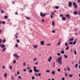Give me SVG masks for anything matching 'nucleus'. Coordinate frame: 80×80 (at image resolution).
Segmentation results:
<instances>
[{"label":"nucleus","mask_w":80,"mask_h":80,"mask_svg":"<svg viewBox=\"0 0 80 80\" xmlns=\"http://www.w3.org/2000/svg\"><path fill=\"white\" fill-rule=\"evenodd\" d=\"M62 58L61 57H59L57 60L56 62L59 63V65H61L62 64Z\"/></svg>","instance_id":"obj_1"},{"label":"nucleus","mask_w":80,"mask_h":80,"mask_svg":"<svg viewBox=\"0 0 80 80\" xmlns=\"http://www.w3.org/2000/svg\"><path fill=\"white\" fill-rule=\"evenodd\" d=\"M46 14L44 13H42V12H41L40 13V15L42 17H45Z\"/></svg>","instance_id":"obj_2"},{"label":"nucleus","mask_w":80,"mask_h":80,"mask_svg":"<svg viewBox=\"0 0 80 80\" xmlns=\"http://www.w3.org/2000/svg\"><path fill=\"white\" fill-rule=\"evenodd\" d=\"M0 47H2V48H5V45L3 44H0Z\"/></svg>","instance_id":"obj_3"},{"label":"nucleus","mask_w":80,"mask_h":80,"mask_svg":"<svg viewBox=\"0 0 80 80\" xmlns=\"http://www.w3.org/2000/svg\"><path fill=\"white\" fill-rule=\"evenodd\" d=\"M73 14L74 15H77L78 14V12L77 11H75L73 12Z\"/></svg>","instance_id":"obj_4"},{"label":"nucleus","mask_w":80,"mask_h":80,"mask_svg":"<svg viewBox=\"0 0 80 80\" xmlns=\"http://www.w3.org/2000/svg\"><path fill=\"white\" fill-rule=\"evenodd\" d=\"M33 71L35 72H40V70H37V69H33Z\"/></svg>","instance_id":"obj_5"},{"label":"nucleus","mask_w":80,"mask_h":80,"mask_svg":"<svg viewBox=\"0 0 80 80\" xmlns=\"http://www.w3.org/2000/svg\"><path fill=\"white\" fill-rule=\"evenodd\" d=\"M52 60V57H50V58H49L48 61L49 62H51V60Z\"/></svg>","instance_id":"obj_6"},{"label":"nucleus","mask_w":80,"mask_h":80,"mask_svg":"<svg viewBox=\"0 0 80 80\" xmlns=\"http://www.w3.org/2000/svg\"><path fill=\"white\" fill-rule=\"evenodd\" d=\"M66 17L69 19L70 18V15L69 14H67L66 15Z\"/></svg>","instance_id":"obj_7"},{"label":"nucleus","mask_w":80,"mask_h":80,"mask_svg":"<svg viewBox=\"0 0 80 80\" xmlns=\"http://www.w3.org/2000/svg\"><path fill=\"white\" fill-rule=\"evenodd\" d=\"M62 20H66V18L65 17H62Z\"/></svg>","instance_id":"obj_8"},{"label":"nucleus","mask_w":80,"mask_h":80,"mask_svg":"<svg viewBox=\"0 0 80 80\" xmlns=\"http://www.w3.org/2000/svg\"><path fill=\"white\" fill-rule=\"evenodd\" d=\"M72 3L71 2H69V7H71L72 6Z\"/></svg>","instance_id":"obj_9"},{"label":"nucleus","mask_w":80,"mask_h":80,"mask_svg":"<svg viewBox=\"0 0 80 80\" xmlns=\"http://www.w3.org/2000/svg\"><path fill=\"white\" fill-rule=\"evenodd\" d=\"M40 43L41 45H43L44 44V42L43 41H42Z\"/></svg>","instance_id":"obj_10"},{"label":"nucleus","mask_w":80,"mask_h":80,"mask_svg":"<svg viewBox=\"0 0 80 80\" xmlns=\"http://www.w3.org/2000/svg\"><path fill=\"white\" fill-rule=\"evenodd\" d=\"M61 54H64L65 52L63 51L62 50L61 52Z\"/></svg>","instance_id":"obj_11"},{"label":"nucleus","mask_w":80,"mask_h":80,"mask_svg":"<svg viewBox=\"0 0 80 80\" xmlns=\"http://www.w3.org/2000/svg\"><path fill=\"white\" fill-rule=\"evenodd\" d=\"M51 73L52 75H54L55 73V71H52Z\"/></svg>","instance_id":"obj_12"},{"label":"nucleus","mask_w":80,"mask_h":80,"mask_svg":"<svg viewBox=\"0 0 80 80\" xmlns=\"http://www.w3.org/2000/svg\"><path fill=\"white\" fill-rule=\"evenodd\" d=\"M73 42H69L68 43V44L69 45H72V44H73Z\"/></svg>","instance_id":"obj_13"},{"label":"nucleus","mask_w":80,"mask_h":80,"mask_svg":"<svg viewBox=\"0 0 80 80\" xmlns=\"http://www.w3.org/2000/svg\"><path fill=\"white\" fill-rule=\"evenodd\" d=\"M58 44V45L59 46L60 45V44H61V42H60V41L58 42L57 43Z\"/></svg>","instance_id":"obj_14"},{"label":"nucleus","mask_w":80,"mask_h":80,"mask_svg":"<svg viewBox=\"0 0 80 80\" xmlns=\"http://www.w3.org/2000/svg\"><path fill=\"white\" fill-rule=\"evenodd\" d=\"M18 55L17 54L14 53L13 55V57H16Z\"/></svg>","instance_id":"obj_15"},{"label":"nucleus","mask_w":80,"mask_h":80,"mask_svg":"<svg viewBox=\"0 0 80 80\" xmlns=\"http://www.w3.org/2000/svg\"><path fill=\"white\" fill-rule=\"evenodd\" d=\"M64 57L65 58H67V56L65 54L64 55Z\"/></svg>","instance_id":"obj_16"},{"label":"nucleus","mask_w":80,"mask_h":80,"mask_svg":"<svg viewBox=\"0 0 80 80\" xmlns=\"http://www.w3.org/2000/svg\"><path fill=\"white\" fill-rule=\"evenodd\" d=\"M50 72V70H47L46 71V73H49Z\"/></svg>","instance_id":"obj_17"},{"label":"nucleus","mask_w":80,"mask_h":80,"mask_svg":"<svg viewBox=\"0 0 80 80\" xmlns=\"http://www.w3.org/2000/svg\"><path fill=\"white\" fill-rule=\"evenodd\" d=\"M7 72L5 73V74L4 75V77H7Z\"/></svg>","instance_id":"obj_18"},{"label":"nucleus","mask_w":80,"mask_h":80,"mask_svg":"<svg viewBox=\"0 0 80 80\" xmlns=\"http://www.w3.org/2000/svg\"><path fill=\"white\" fill-rule=\"evenodd\" d=\"M32 71H33V70L32 69H31L29 71V73H32Z\"/></svg>","instance_id":"obj_19"},{"label":"nucleus","mask_w":80,"mask_h":80,"mask_svg":"<svg viewBox=\"0 0 80 80\" xmlns=\"http://www.w3.org/2000/svg\"><path fill=\"white\" fill-rule=\"evenodd\" d=\"M52 24L53 26L55 25V22H54L52 21Z\"/></svg>","instance_id":"obj_20"},{"label":"nucleus","mask_w":80,"mask_h":80,"mask_svg":"<svg viewBox=\"0 0 80 80\" xmlns=\"http://www.w3.org/2000/svg\"><path fill=\"white\" fill-rule=\"evenodd\" d=\"M7 18H8V16H7L6 15L4 16V18H5V19H7Z\"/></svg>","instance_id":"obj_21"},{"label":"nucleus","mask_w":80,"mask_h":80,"mask_svg":"<svg viewBox=\"0 0 80 80\" xmlns=\"http://www.w3.org/2000/svg\"><path fill=\"white\" fill-rule=\"evenodd\" d=\"M55 8H56V9H58L59 8V7L58 6H56L55 7Z\"/></svg>","instance_id":"obj_22"},{"label":"nucleus","mask_w":80,"mask_h":80,"mask_svg":"<svg viewBox=\"0 0 80 80\" xmlns=\"http://www.w3.org/2000/svg\"><path fill=\"white\" fill-rule=\"evenodd\" d=\"M69 40L70 41H73V38H72L71 39H70Z\"/></svg>","instance_id":"obj_23"},{"label":"nucleus","mask_w":80,"mask_h":80,"mask_svg":"<svg viewBox=\"0 0 80 80\" xmlns=\"http://www.w3.org/2000/svg\"><path fill=\"white\" fill-rule=\"evenodd\" d=\"M73 74H72L71 75H70V74H69V76L70 77H73Z\"/></svg>","instance_id":"obj_24"},{"label":"nucleus","mask_w":80,"mask_h":80,"mask_svg":"<svg viewBox=\"0 0 80 80\" xmlns=\"http://www.w3.org/2000/svg\"><path fill=\"white\" fill-rule=\"evenodd\" d=\"M2 24H5L6 23V22H5V21L2 22Z\"/></svg>","instance_id":"obj_25"},{"label":"nucleus","mask_w":80,"mask_h":80,"mask_svg":"<svg viewBox=\"0 0 80 80\" xmlns=\"http://www.w3.org/2000/svg\"><path fill=\"white\" fill-rule=\"evenodd\" d=\"M13 63H16V60H14Z\"/></svg>","instance_id":"obj_26"},{"label":"nucleus","mask_w":80,"mask_h":80,"mask_svg":"<svg viewBox=\"0 0 80 80\" xmlns=\"http://www.w3.org/2000/svg\"><path fill=\"white\" fill-rule=\"evenodd\" d=\"M74 54L76 55H77V51H74Z\"/></svg>","instance_id":"obj_27"},{"label":"nucleus","mask_w":80,"mask_h":80,"mask_svg":"<svg viewBox=\"0 0 80 80\" xmlns=\"http://www.w3.org/2000/svg\"><path fill=\"white\" fill-rule=\"evenodd\" d=\"M33 47L34 48H37V46L34 45L33 46Z\"/></svg>","instance_id":"obj_28"},{"label":"nucleus","mask_w":80,"mask_h":80,"mask_svg":"<svg viewBox=\"0 0 80 80\" xmlns=\"http://www.w3.org/2000/svg\"><path fill=\"white\" fill-rule=\"evenodd\" d=\"M57 55H58V56H60V55H61V54H60V53H57Z\"/></svg>","instance_id":"obj_29"},{"label":"nucleus","mask_w":80,"mask_h":80,"mask_svg":"<svg viewBox=\"0 0 80 80\" xmlns=\"http://www.w3.org/2000/svg\"><path fill=\"white\" fill-rule=\"evenodd\" d=\"M78 7V6L77 5H74V8H77Z\"/></svg>","instance_id":"obj_30"},{"label":"nucleus","mask_w":80,"mask_h":80,"mask_svg":"<svg viewBox=\"0 0 80 80\" xmlns=\"http://www.w3.org/2000/svg\"><path fill=\"white\" fill-rule=\"evenodd\" d=\"M66 50H69V47L68 46L67 48H66Z\"/></svg>","instance_id":"obj_31"},{"label":"nucleus","mask_w":80,"mask_h":80,"mask_svg":"<svg viewBox=\"0 0 80 80\" xmlns=\"http://www.w3.org/2000/svg\"><path fill=\"white\" fill-rule=\"evenodd\" d=\"M5 50H6V48H4L2 50V52H4V51H5Z\"/></svg>","instance_id":"obj_32"},{"label":"nucleus","mask_w":80,"mask_h":80,"mask_svg":"<svg viewBox=\"0 0 80 80\" xmlns=\"http://www.w3.org/2000/svg\"><path fill=\"white\" fill-rule=\"evenodd\" d=\"M1 13H4V11L3 10H2L1 12Z\"/></svg>","instance_id":"obj_33"},{"label":"nucleus","mask_w":80,"mask_h":80,"mask_svg":"<svg viewBox=\"0 0 80 80\" xmlns=\"http://www.w3.org/2000/svg\"><path fill=\"white\" fill-rule=\"evenodd\" d=\"M75 67H76V68H77V67H78V64H76V65L75 66Z\"/></svg>","instance_id":"obj_34"},{"label":"nucleus","mask_w":80,"mask_h":80,"mask_svg":"<svg viewBox=\"0 0 80 80\" xmlns=\"http://www.w3.org/2000/svg\"><path fill=\"white\" fill-rule=\"evenodd\" d=\"M32 80H33L34 79H35V77L34 76H32Z\"/></svg>","instance_id":"obj_35"},{"label":"nucleus","mask_w":80,"mask_h":80,"mask_svg":"<svg viewBox=\"0 0 80 80\" xmlns=\"http://www.w3.org/2000/svg\"><path fill=\"white\" fill-rule=\"evenodd\" d=\"M65 45H66V46H68V44H67V42H66L65 43Z\"/></svg>","instance_id":"obj_36"},{"label":"nucleus","mask_w":80,"mask_h":80,"mask_svg":"<svg viewBox=\"0 0 80 80\" xmlns=\"http://www.w3.org/2000/svg\"><path fill=\"white\" fill-rule=\"evenodd\" d=\"M17 42H18V43H19L20 42V41L18 39L17 40Z\"/></svg>","instance_id":"obj_37"},{"label":"nucleus","mask_w":80,"mask_h":80,"mask_svg":"<svg viewBox=\"0 0 80 80\" xmlns=\"http://www.w3.org/2000/svg\"><path fill=\"white\" fill-rule=\"evenodd\" d=\"M2 42V39H0V44H1V43Z\"/></svg>","instance_id":"obj_38"},{"label":"nucleus","mask_w":80,"mask_h":80,"mask_svg":"<svg viewBox=\"0 0 80 80\" xmlns=\"http://www.w3.org/2000/svg\"><path fill=\"white\" fill-rule=\"evenodd\" d=\"M67 69L68 71H70V68H68V67H67Z\"/></svg>","instance_id":"obj_39"},{"label":"nucleus","mask_w":80,"mask_h":80,"mask_svg":"<svg viewBox=\"0 0 80 80\" xmlns=\"http://www.w3.org/2000/svg\"><path fill=\"white\" fill-rule=\"evenodd\" d=\"M52 33H55V30H53L52 31Z\"/></svg>","instance_id":"obj_40"},{"label":"nucleus","mask_w":80,"mask_h":80,"mask_svg":"<svg viewBox=\"0 0 80 80\" xmlns=\"http://www.w3.org/2000/svg\"><path fill=\"white\" fill-rule=\"evenodd\" d=\"M26 18H27V19H28V20H30V18H29V17H26Z\"/></svg>","instance_id":"obj_41"},{"label":"nucleus","mask_w":80,"mask_h":80,"mask_svg":"<svg viewBox=\"0 0 80 80\" xmlns=\"http://www.w3.org/2000/svg\"><path fill=\"white\" fill-rule=\"evenodd\" d=\"M26 65V63H25V62H24L23 63V65H24V66H25Z\"/></svg>","instance_id":"obj_42"},{"label":"nucleus","mask_w":80,"mask_h":80,"mask_svg":"<svg viewBox=\"0 0 80 80\" xmlns=\"http://www.w3.org/2000/svg\"><path fill=\"white\" fill-rule=\"evenodd\" d=\"M58 71L59 72H60V68L58 69Z\"/></svg>","instance_id":"obj_43"},{"label":"nucleus","mask_w":80,"mask_h":80,"mask_svg":"<svg viewBox=\"0 0 80 80\" xmlns=\"http://www.w3.org/2000/svg\"><path fill=\"white\" fill-rule=\"evenodd\" d=\"M20 57L18 55L16 56V58L17 59Z\"/></svg>","instance_id":"obj_44"},{"label":"nucleus","mask_w":80,"mask_h":80,"mask_svg":"<svg viewBox=\"0 0 80 80\" xmlns=\"http://www.w3.org/2000/svg\"><path fill=\"white\" fill-rule=\"evenodd\" d=\"M75 44H76V41H75L73 42V45H75Z\"/></svg>","instance_id":"obj_45"},{"label":"nucleus","mask_w":80,"mask_h":80,"mask_svg":"<svg viewBox=\"0 0 80 80\" xmlns=\"http://www.w3.org/2000/svg\"><path fill=\"white\" fill-rule=\"evenodd\" d=\"M34 75L36 76H38V74H36V73H34Z\"/></svg>","instance_id":"obj_46"},{"label":"nucleus","mask_w":80,"mask_h":80,"mask_svg":"<svg viewBox=\"0 0 80 80\" xmlns=\"http://www.w3.org/2000/svg\"><path fill=\"white\" fill-rule=\"evenodd\" d=\"M34 61H36V60H37V58H35L34 59Z\"/></svg>","instance_id":"obj_47"},{"label":"nucleus","mask_w":80,"mask_h":80,"mask_svg":"<svg viewBox=\"0 0 80 80\" xmlns=\"http://www.w3.org/2000/svg\"><path fill=\"white\" fill-rule=\"evenodd\" d=\"M55 62H54L53 63V67H55Z\"/></svg>","instance_id":"obj_48"},{"label":"nucleus","mask_w":80,"mask_h":80,"mask_svg":"<svg viewBox=\"0 0 80 80\" xmlns=\"http://www.w3.org/2000/svg\"><path fill=\"white\" fill-rule=\"evenodd\" d=\"M42 22H45V21L44 20V19H42Z\"/></svg>","instance_id":"obj_49"},{"label":"nucleus","mask_w":80,"mask_h":80,"mask_svg":"<svg viewBox=\"0 0 80 80\" xmlns=\"http://www.w3.org/2000/svg\"><path fill=\"white\" fill-rule=\"evenodd\" d=\"M18 78H22V77L20 76H19Z\"/></svg>","instance_id":"obj_50"},{"label":"nucleus","mask_w":80,"mask_h":80,"mask_svg":"<svg viewBox=\"0 0 80 80\" xmlns=\"http://www.w3.org/2000/svg\"><path fill=\"white\" fill-rule=\"evenodd\" d=\"M10 68H11V69H12V66H9Z\"/></svg>","instance_id":"obj_51"},{"label":"nucleus","mask_w":80,"mask_h":80,"mask_svg":"<svg viewBox=\"0 0 80 80\" xmlns=\"http://www.w3.org/2000/svg\"><path fill=\"white\" fill-rule=\"evenodd\" d=\"M27 70L26 69H24L23 70V72H26Z\"/></svg>","instance_id":"obj_52"},{"label":"nucleus","mask_w":80,"mask_h":80,"mask_svg":"<svg viewBox=\"0 0 80 80\" xmlns=\"http://www.w3.org/2000/svg\"><path fill=\"white\" fill-rule=\"evenodd\" d=\"M33 68H34V70H35L36 69V67L34 66L33 67Z\"/></svg>","instance_id":"obj_53"},{"label":"nucleus","mask_w":80,"mask_h":80,"mask_svg":"<svg viewBox=\"0 0 80 80\" xmlns=\"http://www.w3.org/2000/svg\"><path fill=\"white\" fill-rule=\"evenodd\" d=\"M73 5H74V6L75 5H76V3L75 2H74V3H73Z\"/></svg>","instance_id":"obj_54"},{"label":"nucleus","mask_w":80,"mask_h":80,"mask_svg":"<svg viewBox=\"0 0 80 80\" xmlns=\"http://www.w3.org/2000/svg\"><path fill=\"white\" fill-rule=\"evenodd\" d=\"M18 44H16V45H15V47H18Z\"/></svg>","instance_id":"obj_55"},{"label":"nucleus","mask_w":80,"mask_h":80,"mask_svg":"<svg viewBox=\"0 0 80 80\" xmlns=\"http://www.w3.org/2000/svg\"><path fill=\"white\" fill-rule=\"evenodd\" d=\"M19 73H20V72H19V71H18L17 72V73L18 75H19Z\"/></svg>","instance_id":"obj_56"},{"label":"nucleus","mask_w":80,"mask_h":80,"mask_svg":"<svg viewBox=\"0 0 80 80\" xmlns=\"http://www.w3.org/2000/svg\"><path fill=\"white\" fill-rule=\"evenodd\" d=\"M77 2H78V3H80V0H78L77 1Z\"/></svg>","instance_id":"obj_57"},{"label":"nucleus","mask_w":80,"mask_h":80,"mask_svg":"<svg viewBox=\"0 0 80 80\" xmlns=\"http://www.w3.org/2000/svg\"><path fill=\"white\" fill-rule=\"evenodd\" d=\"M38 75V76H40V75H41V73H39Z\"/></svg>","instance_id":"obj_58"},{"label":"nucleus","mask_w":80,"mask_h":80,"mask_svg":"<svg viewBox=\"0 0 80 80\" xmlns=\"http://www.w3.org/2000/svg\"><path fill=\"white\" fill-rule=\"evenodd\" d=\"M5 42H6V40L5 39H4L3 40V42H4V43H5Z\"/></svg>","instance_id":"obj_59"},{"label":"nucleus","mask_w":80,"mask_h":80,"mask_svg":"<svg viewBox=\"0 0 80 80\" xmlns=\"http://www.w3.org/2000/svg\"><path fill=\"white\" fill-rule=\"evenodd\" d=\"M50 17H51V18H53V16H52V15H51L50 16Z\"/></svg>","instance_id":"obj_60"},{"label":"nucleus","mask_w":80,"mask_h":80,"mask_svg":"<svg viewBox=\"0 0 80 80\" xmlns=\"http://www.w3.org/2000/svg\"><path fill=\"white\" fill-rule=\"evenodd\" d=\"M2 68H3V69H4V68H5V66H3V67H2Z\"/></svg>","instance_id":"obj_61"},{"label":"nucleus","mask_w":80,"mask_h":80,"mask_svg":"<svg viewBox=\"0 0 80 80\" xmlns=\"http://www.w3.org/2000/svg\"><path fill=\"white\" fill-rule=\"evenodd\" d=\"M35 64L36 65H37L38 64V62H36L35 63Z\"/></svg>","instance_id":"obj_62"},{"label":"nucleus","mask_w":80,"mask_h":80,"mask_svg":"<svg viewBox=\"0 0 80 80\" xmlns=\"http://www.w3.org/2000/svg\"><path fill=\"white\" fill-rule=\"evenodd\" d=\"M2 23V21H0V25H1Z\"/></svg>","instance_id":"obj_63"},{"label":"nucleus","mask_w":80,"mask_h":80,"mask_svg":"<svg viewBox=\"0 0 80 80\" xmlns=\"http://www.w3.org/2000/svg\"><path fill=\"white\" fill-rule=\"evenodd\" d=\"M54 13H54L53 12H52L51 13V14H52V15H53Z\"/></svg>","instance_id":"obj_64"}]
</instances>
